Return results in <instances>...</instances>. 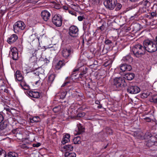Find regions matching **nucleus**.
Returning a JSON list of instances; mask_svg holds the SVG:
<instances>
[{"label":"nucleus","mask_w":157,"mask_h":157,"mask_svg":"<svg viewBox=\"0 0 157 157\" xmlns=\"http://www.w3.org/2000/svg\"><path fill=\"white\" fill-rule=\"evenodd\" d=\"M143 46L141 44L135 45L132 49V52L136 57H140L145 53L146 50L149 52L156 51L157 49V44L152 41L146 40L143 42Z\"/></svg>","instance_id":"f257e3e1"},{"label":"nucleus","mask_w":157,"mask_h":157,"mask_svg":"<svg viewBox=\"0 0 157 157\" xmlns=\"http://www.w3.org/2000/svg\"><path fill=\"white\" fill-rule=\"evenodd\" d=\"M113 84L114 87L116 88L117 90H120L126 85L125 79L121 77L115 78L113 79Z\"/></svg>","instance_id":"f03ea898"},{"label":"nucleus","mask_w":157,"mask_h":157,"mask_svg":"<svg viewBox=\"0 0 157 157\" xmlns=\"http://www.w3.org/2000/svg\"><path fill=\"white\" fill-rule=\"evenodd\" d=\"M155 0H144L140 2L141 5L139 9V12L141 13L146 12L151 3L154 2Z\"/></svg>","instance_id":"7ed1b4c3"},{"label":"nucleus","mask_w":157,"mask_h":157,"mask_svg":"<svg viewBox=\"0 0 157 157\" xmlns=\"http://www.w3.org/2000/svg\"><path fill=\"white\" fill-rule=\"evenodd\" d=\"M84 63L81 61V60H78V62L77 68H75L73 70V71L72 74L73 76H76V75H74V72L77 71L79 70H83L82 72L79 74V75H82L86 74L87 73L88 70L87 68L86 67H82Z\"/></svg>","instance_id":"20e7f679"},{"label":"nucleus","mask_w":157,"mask_h":157,"mask_svg":"<svg viewBox=\"0 0 157 157\" xmlns=\"http://www.w3.org/2000/svg\"><path fill=\"white\" fill-rule=\"evenodd\" d=\"M25 27V23L22 21L16 22L13 25V30L15 33H18L23 30Z\"/></svg>","instance_id":"39448f33"},{"label":"nucleus","mask_w":157,"mask_h":157,"mask_svg":"<svg viewBox=\"0 0 157 157\" xmlns=\"http://www.w3.org/2000/svg\"><path fill=\"white\" fill-rule=\"evenodd\" d=\"M8 123L6 121L0 123V134L2 136L6 135L8 133L9 128H7Z\"/></svg>","instance_id":"423d86ee"},{"label":"nucleus","mask_w":157,"mask_h":157,"mask_svg":"<svg viewBox=\"0 0 157 157\" xmlns=\"http://www.w3.org/2000/svg\"><path fill=\"white\" fill-rule=\"evenodd\" d=\"M117 3V0H105L104 4L107 8L113 10L115 8Z\"/></svg>","instance_id":"0eeeda50"},{"label":"nucleus","mask_w":157,"mask_h":157,"mask_svg":"<svg viewBox=\"0 0 157 157\" xmlns=\"http://www.w3.org/2000/svg\"><path fill=\"white\" fill-rule=\"evenodd\" d=\"M52 23L57 27H60L62 25V19L61 16L59 14H56L52 17Z\"/></svg>","instance_id":"6e6552de"},{"label":"nucleus","mask_w":157,"mask_h":157,"mask_svg":"<svg viewBox=\"0 0 157 157\" xmlns=\"http://www.w3.org/2000/svg\"><path fill=\"white\" fill-rule=\"evenodd\" d=\"M78 29L77 27L74 25L72 26L69 28V35L73 37H76L78 35Z\"/></svg>","instance_id":"1a4fd4ad"},{"label":"nucleus","mask_w":157,"mask_h":157,"mask_svg":"<svg viewBox=\"0 0 157 157\" xmlns=\"http://www.w3.org/2000/svg\"><path fill=\"white\" fill-rule=\"evenodd\" d=\"M127 92L131 94H136L140 91V88L136 86H129L127 89Z\"/></svg>","instance_id":"9d476101"},{"label":"nucleus","mask_w":157,"mask_h":157,"mask_svg":"<svg viewBox=\"0 0 157 157\" xmlns=\"http://www.w3.org/2000/svg\"><path fill=\"white\" fill-rule=\"evenodd\" d=\"M10 56H12L13 60H17L18 58V53L17 48H12L10 52Z\"/></svg>","instance_id":"9b49d317"},{"label":"nucleus","mask_w":157,"mask_h":157,"mask_svg":"<svg viewBox=\"0 0 157 157\" xmlns=\"http://www.w3.org/2000/svg\"><path fill=\"white\" fill-rule=\"evenodd\" d=\"M50 15V13L47 10H44L41 13V17L45 21H47L49 19Z\"/></svg>","instance_id":"f8f14e48"},{"label":"nucleus","mask_w":157,"mask_h":157,"mask_svg":"<svg viewBox=\"0 0 157 157\" xmlns=\"http://www.w3.org/2000/svg\"><path fill=\"white\" fill-rule=\"evenodd\" d=\"M72 53L71 49H64L62 51V56L65 58H67Z\"/></svg>","instance_id":"ddd939ff"},{"label":"nucleus","mask_w":157,"mask_h":157,"mask_svg":"<svg viewBox=\"0 0 157 157\" xmlns=\"http://www.w3.org/2000/svg\"><path fill=\"white\" fill-rule=\"evenodd\" d=\"M18 37L15 34H13L8 38L7 40V42L9 44H11L16 41Z\"/></svg>","instance_id":"4468645a"},{"label":"nucleus","mask_w":157,"mask_h":157,"mask_svg":"<svg viewBox=\"0 0 157 157\" xmlns=\"http://www.w3.org/2000/svg\"><path fill=\"white\" fill-rule=\"evenodd\" d=\"M29 95L33 98H38L40 97L39 93L37 91L30 90L28 92Z\"/></svg>","instance_id":"2eb2a0df"},{"label":"nucleus","mask_w":157,"mask_h":157,"mask_svg":"<svg viewBox=\"0 0 157 157\" xmlns=\"http://www.w3.org/2000/svg\"><path fill=\"white\" fill-rule=\"evenodd\" d=\"M15 77L16 80L18 81H21L23 79V77L21 74L20 71L17 70L15 72Z\"/></svg>","instance_id":"dca6fc26"},{"label":"nucleus","mask_w":157,"mask_h":157,"mask_svg":"<svg viewBox=\"0 0 157 157\" xmlns=\"http://www.w3.org/2000/svg\"><path fill=\"white\" fill-rule=\"evenodd\" d=\"M122 61V62H124L125 63L128 64L132 62V59L130 56L128 55L123 57Z\"/></svg>","instance_id":"f3484780"},{"label":"nucleus","mask_w":157,"mask_h":157,"mask_svg":"<svg viewBox=\"0 0 157 157\" xmlns=\"http://www.w3.org/2000/svg\"><path fill=\"white\" fill-rule=\"evenodd\" d=\"M70 137V136L69 134H67L63 136V139L62 140L61 142L63 144H66L67 143L70 141L69 138Z\"/></svg>","instance_id":"a211bd4d"},{"label":"nucleus","mask_w":157,"mask_h":157,"mask_svg":"<svg viewBox=\"0 0 157 157\" xmlns=\"http://www.w3.org/2000/svg\"><path fill=\"white\" fill-rule=\"evenodd\" d=\"M135 76L134 74L133 73H129L125 75L124 79H127L128 80H132Z\"/></svg>","instance_id":"6ab92c4d"},{"label":"nucleus","mask_w":157,"mask_h":157,"mask_svg":"<svg viewBox=\"0 0 157 157\" xmlns=\"http://www.w3.org/2000/svg\"><path fill=\"white\" fill-rule=\"evenodd\" d=\"M64 65V63L63 61L60 60L55 65V69L56 70L60 69Z\"/></svg>","instance_id":"aec40b11"},{"label":"nucleus","mask_w":157,"mask_h":157,"mask_svg":"<svg viewBox=\"0 0 157 157\" xmlns=\"http://www.w3.org/2000/svg\"><path fill=\"white\" fill-rule=\"evenodd\" d=\"M20 83V85L22 88L25 90H27L29 89V86L26 84L25 82L22 80L21 81Z\"/></svg>","instance_id":"412c9836"},{"label":"nucleus","mask_w":157,"mask_h":157,"mask_svg":"<svg viewBox=\"0 0 157 157\" xmlns=\"http://www.w3.org/2000/svg\"><path fill=\"white\" fill-rule=\"evenodd\" d=\"M55 76L54 74H52L49 76L48 78V83L51 85L54 81Z\"/></svg>","instance_id":"4be33fe9"},{"label":"nucleus","mask_w":157,"mask_h":157,"mask_svg":"<svg viewBox=\"0 0 157 157\" xmlns=\"http://www.w3.org/2000/svg\"><path fill=\"white\" fill-rule=\"evenodd\" d=\"M76 155L74 152H66L64 154L65 157H76Z\"/></svg>","instance_id":"5701e85b"},{"label":"nucleus","mask_w":157,"mask_h":157,"mask_svg":"<svg viewBox=\"0 0 157 157\" xmlns=\"http://www.w3.org/2000/svg\"><path fill=\"white\" fill-rule=\"evenodd\" d=\"M63 149L67 151H72L73 149V147L72 145H67L63 147Z\"/></svg>","instance_id":"b1692460"},{"label":"nucleus","mask_w":157,"mask_h":157,"mask_svg":"<svg viewBox=\"0 0 157 157\" xmlns=\"http://www.w3.org/2000/svg\"><path fill=\"white\" fill-rule=\"evenodd\" d=\"M73 142L74 144H79L81 143V138L79 136L75 137L73 140Z\"/></svg>","instance_id":"393cba45"},{"label":"nucleus","mask_w":157,"mask_h":157,"mask_svg":"<svg viewBox=\"0 0 157 157\" xmlns=\"http://www.w3.org/2000/svg\"><path fill=\"white\" fill-rule=\"evenodd\" d=\"M78 127V131L77 132V134H80L84 131V128L83 127L81 126V124H79L77 125Z\"/></svg>","instance_id":"a878e982"},{"label":"nucleus","mask_w":157,"mask_h":157,"mask_svg":"<svg viewBox=\"0 0 157 157\" xmlns=\"http://www.w3.org/2000/svg\"><path fill=\"white\" fill-rule=\"evenodd\" d=\"M7 157H18V155L13 152H9L8 154Z\"/></svg>","instance_id":"bb28decb"},{"label":"nucleus","mask_w":157,"mask_h":157,"mask_svg":"<svg viewBox=\"0 0 157 157\" xmlns=\"http://www.w3.org/2000/svg\"><path fill=\"white\" fill-rule=\"evenodd\" d=\"M151 102L154 103H157V95H153L152 96L151 98L150 99Z\"/></svg>","instance_id":"cd10ccee"},{"label":"nucleus","mask_w":157,"mask_h":157,"mask_svg":"<svg viewBox=\"0 0 157 157\" xmlns=\"http://www.w3.org/2000/svg\"><path fill=\"white\" fill-rule=\"evenodd\" d=\"M150 93L149 91H145L142 94L141 97L142 98H147L150 95Z\"/></svg>","instance_id":"c85d7f7f"},{"label":"nucleus","mask_w":157,"mask_h":157,"mask_svg":"<svg viewBox=\"0 0 157 157\" xmlns=\"http://www.w3.org/2000/svg\"><path fill=\"white\" fill-rule=\"evenodd\" d=\"M31 120H33L35 122H38L40 121V118L38 116H36L33 117Z\"/></svg>","instance_id":"c756f323"},{"label":"nucleus","mask_w":157,"mask_h":157,"mask_svg":"<svg viewBox=\"0 0 157 157\" xmlns=\"http://www.w3.org/2000/svg\"><path fill=\"white\" fill-rule=\"evenodd\" d=\"M115 10L118 11L120 10L122 7V5L119 3H117L116 4Z\"/></svg>","instance_id":"7c9ffc66"},{"label":"nucleus","mask_w":157,"mask_h":157,"mask_svg":"<svg viewBox=\"0 0 157 157\" xmlns=\"http://www.w3.org/2000/svg\"><path fill=\"white\" fill-rule=\"evenodd\" d=\"M66 94L65 92H63L58 95L57 96H59L60 99H63L65 98Z\"/></svg>","instance_id":"2f4dec72"},{"label":"nucleus","mask_w":157,"mask_h":157,"mask_svg":"<svg viewBox=\"0 0 157 157\" xmlns=\"http://www.w3.org/2000/svg\"><path fill=\"white\" fill-rule=\"evenodd\" d=\"M61 109L60 106H58L55 107L53 108V111L55 113H57L59 112Z\"/></svg>","instance_id":"473e14b6"},{"label":"nucleus","mask_w":157,"mask_h":157,"mask_svg":"<svg viewBox=\"0 0 157 157\" xmlns=\"http://www.w3.org/2000/svg\"><path fill=\"white\" fill-rule=\"evenodd\" d=\"M124 65H125V69H126V71H130L132 69V67L130 65L124 64Z\"/></svg>","instance_id":"72a5a7b5"},{"label":"nucleus","mask_w":157,"mask_h":157,"mask_svg":"<svg viewBox=\"0 0 157 157\" xmlns=\"http://www.w3.org/2000/svg\"><path fill=\"white\" fill-rule=\"evenodd\" d=\"M113 63V61L112 60H109L107 61L104 64L105 66H110Z\"/></svg>","instance_id":"f704fd0d"},{"label":"nucleus","mask_w":157,"mask_h":157,"mask_svg":"<svg viewBox=\"0 0 157 157\" xmlns=\"http://www.w3.org/2000/svg\"><path fill=\"white\" fill-rule=\"evenodd\" d=\"M6 154L5 151L2 150L0 152V157H6Z\"/></svg>","instance_id":"c9c22d12"},{"label":"nucleus","mask_w":157,"mask_h":157,"mask_svg":"<svg viewBox=\"0 0 157 157\" xmlns=\"http://www.w3.org/2000/svg\"><path fill=\"white\" fill-rule=\"evenodd\" d=\"M69 78L68 77H67L66 78V81H65V82L63 84V85L62 86V87H64L65 86L67 85V84L69 83L70 82L69 81H68V80Z\"/></svg>","instance_id":"e433bc0d"},{"label":"nucleus","mask_w":157,"mask_h":157,"mask_svg":"<svg viewBox=\"0 0 157 157\" xmlns=\"http://www.w3.org/2000/svg\"><path fill=\"white\" fill-rule=\"evenodd\" d=\"M38 1V0H28L27 2L29 3H31L32 4H35Z\"/></svg>","instance_id":"4c0bfd02"},{"label":"nucleus","mask_w":157,"mask_h":157,"mask_svg":"<svg viewBox=\"0 0 157 157\" xmlns=\"http://www.w3.org/2000/svg\"><path fill=\"white\" fill-rule=\"evenodd\" d=\"M105 43L106 45H109L112 43V42L108 39H106Z\"/></svg>","instance_id":"58836bf2"},{"label":"nucleus","mask_w":157,"mask_h":157,"mask_svg":"<svg viewBox=\"0 0 157 157\" xmlns=\"http://www.w3.org/2000/svg\"><path fill=\"white\" fill-rule=\"evenodd\" d=\"M125 65H124V64H122L121 66V71L122 72H124L125 71H126V69H125Z\"/></svg>","instance_id":"ea45409f"},{"label":"nucleus","mask_w":157,"mask_h":157,"mask_svg":"<svg viewBox=\"0 0 157 157\" xmlns=\"http://www.w3.org/2000/svg\"><path fill=\"white\" fill-rule=\"evenodd\" d=\"M30 38L33 41L35 40L36 39H37V38L36 37V36L35 34H32L30 36Z\"/></svg>","instance_id":"a19ab883"},{"label":"nucleus","mask_w":157,"mask_h":157,"mask_svg":"<svg viewBox=\"0 0 157 157\" xmlns=\"http://www.w3.org/2000/svg\"><path fill=\"white\" fill-rule=\"evenodd\" d=\"M5 109L6 111L7 114H10L9 113H11V109L8 108H5Z\"/></svg>","instance_id":"79ce46f5"},{"label":"nucleus","mask_w":157,"mask_h":157,"mask_svg":"<svg viewBox=\"0 0 157 157\" xmlns=\"http://www.w3.org/2000/svg\"><path fill=\"white\" fill-rule=\"evenodd\" d=\"M33 147H38L40 145V144L39 143L34 144H33Z\"/></svg>","instance_id":"37998d69"},{"label":"nucleus","mask_w":157,"mask_h":157,"mask_svg":"<svg viewBox=\"0 0 157 157\" xmlns=\"http://www.w3.org/2000/svg\"><path fill=\"white\" fill-rule=\"evenodd\" d=\"M75 90V88L74 86H71L68 88V91L70 93H72L71 91Z\"/></svg>","instance_id":"c03bdc74"},{"label":"nucleus","mask_w":157,"mask_h":157,"mask_svg":"<svg viewBox=\"0 0 157 157\" xmlns=\"http://www.w3.org/2000/svg\"><path fill=\"white\" fill-rule=\"evenodd\" d=\"M85 115L84 113H78V117H83Z\"/></svg>","instance_id":"a18cd8bd"},{"label":"nucleus","mask_w":157,"mask_h":157,"mask_svg":"<svg viewBox=\"0 0 157 157\" xmlns=\"http://www.w3.org/2000/svg\"><path fill=\"white\" fill-rule=\"evenodd\" d=\"M151 15L152 17L156 16V13L155 12H153L151 13Z\"/></svg>","instance_id":"49530a36"},{"label":"nucleus","mask_w":157,"mask_h":157,"mask_svg":"<svg viewBox=\"0 0 157 157\" xmlns=\"http://www.w3.org/2000/svg\"><path fill=\"white\" fill-rule=\"evenodd\" d=\"M4 117L2 114L0 113V123L3 121Z\"/></svg>","instance_id":"de8ad7c7"},{"label":"nucleus","mask_w":157,"mask_h":157,"mask_svg":"<svg viewBox=\"0 0 157 157\" xmlns=\"http://www.w3.org/2000/svg\"><path fill=\"white\" fill-rule=\"evenodd\" d=\"M144 119L145 120V121L147 122H150L151 121V119L148 117H146L144 118Z\"/></svg>","instance_id":"09e8293b"},{"label":"nucleus","mask_w":157,"mask_h":157,"mask_svg":"<svg viewBox=\"0 0 157 157\" xmlns=\"http://www.w3.org/2000/svg\"><path fill=\"white\" fill-rule=\"evenodd\" d=\"M93 2L94 4H98L100 2V0H93Z\"/></svg>","instance_id":"8fccbe9b"},{"label":"nucleus","mask_w":157,"mask_h":157,"mask_svg":"<svg viewBox=\"0 0 157 157\" xmlns=\"http://www.w3.org/2000/svg\"><path fill=\"white\" fill-rule=\"evenodd\" d=\"M78 18L79 21H81L83 20V17L82 16H79L78 17Z\"/></svg>","instance_id":"3c124183"},{"label":"nucleus","mask_w":157,"mask_h":157,"mask_svg":"<svg viewBox=\"0 0 157 157\" xmlns=\"http://www.w3.org/2000/svg\"><path fill=\"white\" fill-rule=\"evenodd\" d=\"M21 147L22 148H23L28 149L29 148V147L25 144H22L21 145Z\"/></svg>","instance_id":"603ef678"},{"label":"nucleus","mask_w":157,"mask_h":157,"mask_svg":"<svg viewBox=\"0 0 157 157\" xmlns=\"http://www.w3.org/2000/svg\"><path fill=\"white\" fill-rule=\"evenodd\" d=\"M150 137L151 138L150 140H152V141L151 140V141L153 143V144H154L155 141L154 140H153V139H155V137L154 136H151V137Z\"/></svg>","instance_id":"864d4df0"},{"label":"nucleus","mask_w":157,"mask_h":157,"mask_svg":"<svg viewBox=\"0 0 157 157\" xmlns=\"http://www.w3.org/2000/svg\"><path fill=\"white\" fill-rule=\"evenodd\" d=\"M33 59H35V57L34 56H32L30 58L29 60L30 62H33L34 61Z\"/></svg>","instance_id":"5fc2aeb1"},{"label":"nucleus","mask_w":157,"mask_h":157,"mask_svg":"<svg viewBox=\"0 0 157 157\" xmlns=\"http://www.w3.org/2000/svg\"><path fill=\"white\" fill-rule=\"evenodd\" d=\"M97 64H98V62L97 61H96V60H95L94 61L93 64L90 65V66L91 67H92L93 65H97Z\"/></svg>","instance_id":"6e6d98bb"},{"label":"nucleus","mask_w":157,"mask_h":157,"mask_svg":"<svg viewBox=\"0 0 157 157\" xmlns=\"http://www.w3.org/2000/svg\"><path fill=\"white\" fill-rule=\"evenodd\" d=\"M40 80L36 81L35 82V84L36 85H39L40 84Z\"/></svg>","instance_id":"4d7b16f0"},{"label":"nucleus","mask_w":157,"mask_h":157,"mask_svg":"<svg viewBox=\"0 0 157 157\" xmlns=\"http://www.w3.org/2000/svg\"><path fill=\"white\" fill-rule=\"evenodd\" d=\"M95 103L96 104H99L100 103V102L98 101H96Z\"/></svg>","instance_id":"13d9d810"},{"label":"nucleus","mask_w":157,"mask_h":157,"mask_svg":"<svg viewBox=\"0 0 157 157\" xmlns=\"http://www.w3.org/2000/svg\"><path fill=\"white\" fill-rule=\"evenodd\" d=\"M131 2H136V0H129Z\"/></svg>","instance_id":"bf43d9fd"},{"label":"nucleus","mask_w":157,"mask_h":157,"mask_svg":"<svg viewBox=\"0 0 157 157\" xmlns=\"http://www.w3.org/2000/svg\"><path fill=\"white\" fill-rule=\"evenodd\" d=\"M21 0H15L17 2H19Z\"/></svg>","instance_id":"052dcab7"},{"label":"nucleus","mask_w":157,"mask_h":157,"mask_svg":"<svg viewBox=\"0 0 157 157\" xmlns=\"http://www.w3.org/2000/svg\"><path fill=\"white\" fill-rule=\"evenodd\" d=\"M20 48H21V49H22V46H21V45H20Z\"/></svg>","instance_id":"680f3d73"},{"label":"nucleus","mask_w":157,"mask_h":157,"mask_svg":"<svg viewBox=\"0 0 157 157\" xmlns=\"http://www.w3.org/2000/svg\"><path fill=\"white\" fill-rule=\"evenodd\" d=\"M107 147V146H105L104 147V149H105Z\"/></svg>","instance_id":"e2e57ef3"},{"label":"nucleus","mask_w":157,"mask_h":157,"mask_svg":"<svg viewBox=\"0 0 157 157\" xmlns=\"http://www.w3.org/2000/svg\"><path fill=\"white\" fill-rule=\"evenodd\" d=\"M102 26H101L100 27V29H101V30H102Z\"/></svg>","instance_id":"0e129e2a"},{"label":"nucleus","mask_w":157,"mask_h":157,"mask_svg":"<svg viewBox=\"0 0 157 157\" xmlns=\"http://www.w3.org/2000/svg\"><path fill=\"white\" fill-rule=\"evenodd\" d=\"M2 149L1 148H0V152H1V151H2Z\"/></svg>","instance_id":"69168bd1"},{"label":"nucleus","mask_w":157,"mask_h":157,"mask_svg":"<svg viewBox=\"0 0 157 157\" xmlns=\"http://www.w3.org/2000/svg\"><path fill=\"white\" fill-rule=\"evenodd\" d=\"M156 41H157V36H156Z\"/></svg>","instance_id":"338daca9"},{"label":"nucleus","mask_w":157,"mask_h":157,"mask_svg":"<svg viewBox=\"0 0 157 157\" xmlns=\"http://www.w3.org/2000/svg\"><path fill=\"white\" fill-rule=\"evenodd\" d=\"M84 27H85L86 28V27L85 26V25H84L83 28H84Z\"/></svg>","instance_id":"774afa93"}]
</instances>
